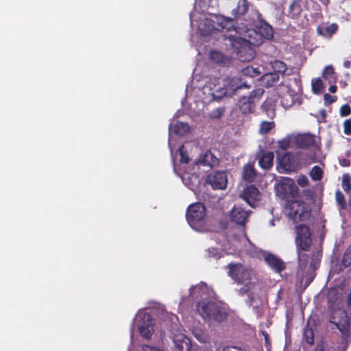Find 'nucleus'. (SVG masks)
Returning a JSON list of instances; mask_svg holds the SVG:
<instances>
[{"label":"nucleus","mask_w":351,"mask_h":351,"mask_svg":"<svg viewBox=\"0 0 351 351\" xmlns=\"http://www.w3.org/2000/svg\"><path fill=\"white\" fill-rule=\"evenodd\" d=\"M249 215L250 213L243 208L234 206L231 210L230 219L232 222L244 228L248 221Z\"/></svg>","instance_id":"f8f14e48"},{"label":"nucleus","mask_w":351,"mask_h":351,"mask_svg":"<svg viewBox=\"0 0 351 351\" xmlns=\"http://www.w3.org/2000/svg\"><path fill=\"white\" fill-rule=\"evenodd\" d=\"M242 73L245 76L249 77H256L261 73L258 67L252 66H247L242 70Z\"/></svg>","instance_id":"72a5a7b5"},{"label":"nucleus","mask_w":351,"mask_h":351,"mask_svg":"<svg viewBox=\"0 0 351 351\" xmlns=\"http://www.w3.org/2000/svg\"><path fill=\"white\" fill-rule=\"evenodd\" d=\"M197 312L204 318L221 322L227 317V313L216 302H198L196 304Z\"/></svg>","instance_id":"7ed1b4c3"},{"label":"nucleus","mask_w":351,"mask_h":351,"mask_svg":"<svg viewBox=\"0 0 351 351\" xmlns=\"http://www.w3.org/2000/svg\"><path fill=\"white\" fill-rule=\"evenodd\" d=\"M319 113L322 119L325 121V119H326V115H327L326 110L322 109L319 110Z\"/></svg>","instance_id":"13d9d810"},{"label":"nucleus","mask_w":351,"mask_h":351,"mask_svg":"<svg viewBox=\"0 0 351 351\" xmlns=\"http://www.w3.org/2000/svg\"><path fill=\"white\" fill-rule=\"evenodd\" d=\"M241 197L252 207L260 200V191L254 185L247 186L243 191Z\"/></svg>","instance_id":"ddd939ff"},{"label":"nucleus","mask_w":351,"mask_h":351,"mask_svg":"<svg viewBox=\"0 0 351 351\" xmlns=\"http://www.w3.org/2000/svg\"><path fill=\"white\" fill-rule=\"evenodd\" d=\"M208 256L210 258L219 259L221 257V254L217 248L212 247L207 250Z\"/></svg>","instance_id":"c03bdc74"},{"label":"nucleus","mask_w":351,"mask_h":351,"mask_svg":"<svg viewBox=\"0 0 351 351\" xmlns=\"http://www.w3.org/2000/svg\"><path fill=\"white\" fill-rule=\"evenodd\" d=\"M219 159L211 152L207 150L204 154L199 156L195 164L198 166H207L214 167L219 165Z\"/></svg>","instance_id":"dca6fc26"},{"label":"nucleus","mask_w":351,"mask_h":351,"mask_svg":"<svg viewBox=\"0 0 351 351\" xmlns=\"http://www.w3.org/2000/svg\"><path fill=\"white\" fill-rule=\"evenodd\" d=\"M302 10V9L301 7L300 0H293L291 5H289V14L292 15V17H295L300 15Z\"/></svg>","instance_id":"cd10ccee"},{"label":"nucleus","mask_w":351,"mask_h":351,"mask_svg":"<svg viewBox=\"0 0 351 351\" xmlns=\"http://www.w3.org/2000/svg\"><path fill=\"white\" fill-rule=\"evenodd\" d=\"M341 165L344 167H348L350 165V162L347 159H343Z\"/></svg>","instance_id":"680f3d73"},{"label":"nucleus","mask_w":351,"mask_h":351,"mask_svg":"<svg viewBox=\"0 0 351 351\" xmlns=\"http://www.w3.org/2000/svg\"><path fill=\"white\" fill-rule=\"evenodd\" d=\"M210 58L216 63H224L225 62V56L220 51H212L210 53Z\"/></svg>","instance_id":"f704fd0d"},{"label":"nucleus","mask_w":351,"mask_h":351,"mask_svg":"<svg viewBox=\"0 0 351 351\" xmlns=\"http://www.w3.org/2000/svg\"><path fill=\"white\" fill-rule=\"evenodd\" d=\"M288 88L295 93H300L302 91V82L299 77H294L289 80L287 85Z\"/></svg>","instance_id":"a878e982"},{"label":"nucleus","mask_w":351,"mask_h":351,"mask_svg":"<svg viewBox=\"0 0 351 351\" xmlns=\"http://www.w3.org/2000/svg\"><path fill=\"white\" fill-rule=\"evenodd\" d=\"M302 341L310 346L314 343V332L311 328H305L303 331Z\"/></svg>","instance_id":"c85d7f7f"},{"label":"nucleus","mask_w":351,"mask_h":351,"mask_svg":"<svg viewBox=\"0 0 351 351\" xmlns=\"http://www.w3.org/2000/svg\"><path fill=\"white\" fill-rule=\"evenodd\" d=\"M343 66L346 68H349L350 66V61L347 60L343 62Z\"/></svg>","instance_id":"e2e57ef3"},{"label":"nucleus","mask_w":351,"mask_h":351,"mask_svg":"<svg viewBox=\"0 0 351 351\" xmlns=\"http://www.w3.org/2000/svg\"><path fill=\"white\" fill-rule=\"evenodd\" d=\"M256 176V171L254 166L250 163L244 165L243 171V179L248 182L254 181Z\"/></svg>","instance_id":"4be33fe9"},{"label":"nucleus","mask_w":351,"mask_h":351,"mask_svg":"<svg viewBox=\"0 0 351 351\" xmlns=\"http://www.w3.org/2000/svg\"><path fill=\"white\" fill-rule=\"evenodd\" d=\"M337 90V86H336V85H335V84L330 85V86H329V88H328V90H329L330 93H336Z\"/></svg>","instance_id":"bf43d9fd"},{"label":"nucleus","mask_w":351,"mask_h":351,"mask_svg":"<svg viewBox=\"0 0 351 351\" xmlns=\"http://www.w3.org/2000/svg\"><path fill=\"white\" fill-rule=\"evenodd\" d=\"M342 264L345 267L351 265V245L346 248L343 255Z\"/></svg>","instance_id":"c9c22d12"},{"label":"nucleus","mask_w":351,"mask_h":351,"mask_svg":"<svg viewBox=\"0 0 351 351\" xmlns=\"http://www.w3.org/2000/svg\"><path fill=\"white\" fill-rule=\"evenodd\" d=\"M324 104L326 106L331 104L332 103H334L337 100L336 96H332L328 93H325L324 95Z\"/></svg>","instance_id":"de8ad7c7"},{"label":"nucleus","mask_w":351,"mask_h":351,"mask_svg":"<svg viewBox=\"0 0 351 351\" xmlns=\"http://www.w3.org/2000/svg\"><path fill=\"white\" fill-rule=\"evenodd\" d=\"M287 96L289 97H291V95H287ZM287 97V95H285L282 99V101H281V103H282V105L285 107V108H287V107H289L291 106L292 104H293V99H291L290 102H289L288 100H286L285 99V97Z\"/></svg>","instance_id":"6e6d98bb"},{"label":"nucleus","mask_w":351,"mask_h":351,"mask_svg":"<svg viewBox=\"0 0 351 351\" xmlns=\"http://www.w3.org/2000/svg\"><path fill=\"white\" fill-rule=\"evenodd\" d=\"M264 93L263 88H257L251 91L248 96L241 97L237 104L241 113L251 114L255 109L256 103L260 100Z\"/></svg>","instance_id":"0eeeda50"},{"label":"nucleus","mask_w":351,"mask_h":351,"mask_svg":"<svg viewBox=\"0 0 351 351\" xmlns=\"http://www.w3.org/2000/svg\"><path fill=\"white\" fill-rule=\"evenodd\" d=\"M142 348L144 351H152V350L155 349V348L154 347H152L150 346H148V345H143L142 346Z\"/></svg>","instance_id":"052dcab7"},{"label":"nucleus","mask_w":351,"mask_h":351,"mask_svg":"<svg viewBox=\"0 0 351 351\" xmlns=\"http://www.w3.org/2000/svg\"><path fill=\"white\" fill-rule=\"evenodd\" d=\"M338 29V25L336 23H332L326 27L318 26L317 32L319 35L325 37H330Z\"/></svg>","instance_id":"5701e85b"},{"label":"nucleus","mask_w":351,"mask_h":351,"mask_svg":"<svg viewBox=\"0 0 351 351\" xmlns=\"http://www.w3.org/2000/svg\"><path fill=\"white\" fill-rule=\"evenodd\" d=\"M335 348L332 346L325 349L324 343L322 341L317 344L314 351H335Z\"/></svg>","instance_id":"3c124183"},{"label":"nucleus","mask_w":351,"mask_h":351,"mask_svg":"<svg viewBox=\"0 0 351 351\" xmlns=\"http://www.w3.org/2000/svg\"><path fill=\"white\" fill-rule=\"evenodd\" d=\"M152 321L149 315H145L138 327L141 336L146 339H150L152 336L153 328Z\"/></svg>","instance_id":"a211bd4d"},{"label":"nucleus","mask_w":351,"mask_h":351,"mask_svg":"<svg viewBox=\"0 0 351 351\" xmlns=\"http://www.w3.org/2000/svg\"><path fill=\"white\" fill-rule=\"evenodd\" d=\"M315 258H313L311 263V266L314 269H316L319 266V263L321 259L322 255L319 252H317L316 255L313 254Z\"/></svg>","instance_id":"8fccbe9b"},{"label":"nucleus","mask_w":351,"mask_h":351,"mask_svg":"<svg viewBox=\"0 0 351 351\" xmlns=\"http://www.w3.org/2000/svg\"><path fill=\"white\" fill-rule=\"evenodd\" d=\"M341 186L346 193L351 191V177L348 174L343 175Z\"/></svg>","instance_id":"e433bc0d"},{"label":"nucleus","mask_w":351,"mask_h":351,"mask_svg":"<svg viewBox=\"0 0 351 351\" xmlns=\"http://www.w3.org/2000/svg\"><path fill=\"white\" fill-rule=\"evenodd\" d=\"M249 9V2L247 0H239L237 8L232 10L234 17H240L245 14Z\"/></svg>","instance_id":"412c9836"},{"label":"nucleus","mask_w":351,"mask_h":351,"mask_svg":"<svg viewBox=\"0 0 351 351\" xmlns=\"http://www.w3.org/2000/svg\"><path fill=\"white\" fill-rule=\"evenodd\" d=\"M274 154L271 152L263 153L258 158V164L263 169H269L273 166Z\"/></svg>","instance_id":"aec40b11"},{"label":"nucleus","mask_w":351,"mask_h":351,"mask_svg":"<svg viewBox=\"0 0 351 351\" xmlns=\"http://www.w3.org/2000/svg\"><path fill=\"white\" fill-rule=\"evenodd\" d=\"M261 109L267 113H268L269 111L274 113V105L271 100L267 99L263 103Z\"/></svg>","instance_id":"37998d69"},{"label":"nucleus","mask_w":351,"mask_h":351,"mask_svg":"<svg viewBox=\"0 0 351 351\" xmlns=\"http://www.w3.org/2000/svg\"><path fill=\"white\" fill-rule=\"evenodd\" d=\"M224 95H233L237 90L247 88L251 87V84L244 80L241 77H227L224 79Z\"/></svg>","instance_id":"1a4fd4ad"},{"label":"nucleus","mask_w":351,"mask_h":351,"mask_svg":"<svg viewBox=\"0 0 351 351\" xmlns=\"http://www.w3.org/2000/svg\"><path fill=\"white\" fill-rule=\"evenodd\" d=\"M315 143V136L311 134H298L295 138V145L301 149H307Z\"/></svg>","instance_id":"6ab92c4d"},{"label":"nucleus","mask_w":351,"mask_h":351,"mask_svg":"<svg viewBox=\"0 0 351 351\" xmlns=\"http://www.w3.org/2000/svg\"><path fill=\"white\" fill-rule=\"evenodd\" d=\"M228 276L238 285L252 282L251 271L241 263H231L227 265Z\"/></svg>","instance_id":"6e6552de"},{"label":"nucleus","mask_w":351,"mask_h":351,"mask_svg":"<svg viewBox=\"0 0 351 351\" xmlns=\"http://www.w3.org/2000/svg\"><path fill=\"white\" fill-rule=\"evenodd\" d=\"M312 90L314 93L319 94L324 90V84L320 78L313 79L311 82Z\"/></svg>","instance_id":"7c9ffc66"},{"label":"nucleus","mask_w":351,"mask_h":351,"mask_svg":"<svg viewBox=\"0 0 351 351\" xmlns=\"http://www.w3.org/2000/svg\"><path fill=\"white\" fill-rule=\"evenodd\" d=\"M272 68L274 72L279 75V73H285L287 70V65L282 61L275 60L271 63Z\"/></svg>","instance_id":"473e14b6"},{"label":"nucleus","mask_w":351,"mask_h":351,"mask_svg":"<svg viewBox=\"0 0 351 351\" xmlns=\"http://www.w3.org/2000/svg\"><path fill=\"white\" fill-rule=\"evenodd\" d=\"M204 25L208 27V34L215 30L222 31L223 29H226L228 32L234 30L237 32L234 20L221 15H214L210 19H206Z\"/></svg>","instance_id":"423d86ee"},{"label":"nucleus","mask_w":351,"mask_h":351,"mask_svg":"<svg viewBox=\"0 0 351 351\" xmlns=\"http://www.w3.org/2000/svg\"><path fill=\"white\" fill-rule=\"evenodd\" d=\"M340 319L337 322H332L339 330L343 339H346L350 336V322L347 313L345 311L339 313Z\"/></svg>","instance_id":"2eb2a0df"},{"label":"nucleus","mask_w":351,"mask_h":351,"mask_svg":"<svg viewBox=\"0 0 351 351\" xmlns=\"http://www.w3.org/2000/svg\"><path fill=\"white\" fill-rule=\"evenodd\" d=\"M274 127V122L263 121L260 126V132L262 134L268 133Z\"/></svg>","instance_id":"a19ab883"},{"label":"nucleus","mask_w":351,"mask_h":351,"mask_svg":"<svg viewBox=\"0 0 351 351\" xmlns=\"http://www.w3.org/2000/svg\"><path fill=\"white\" fill-rule=\"evenodd\" d=\"M289 141L287 139H283L278 142V147L283 151H286L289 147Z\"/></svg>","instance_id":"603ef678"},{"label":"nucleus","mask_w":351,"mask_h":351,"mask_svg":"<svg viewBox=\"0 0 351 351\" xmlns=\"http://www.w3.org/2000/svg\"><path fill=\"white\" fill-rule=\"evenodd\" d=\"M343 132L346 135H350L351 134V120L350 119H346L343 122Z\"/></svg>","instance_id":"09e8293b"},{"label":"nucleus","mask_w":351,"mask_h":351,"mask_svg":"<svg viewBox=\"0 0 351 351\" xmlns=\"http://www.w3.org/2000/svg\"><path fill=\"white\" fill-rule=\"evenodd\" d=\"M276 191L280 198L287 200L284 212L289 220L297 223L309 219L311 216V208L306 203L302 200H289L297 193V187L292 179L282 180L276 186Z\"/></svg>","instance_id":"f257e3e1"},{"label":"nucleus","mask_w":351,"mask_h":351,"mask_svg":"<svg viewBox=\"0 0 351 351\" xmlns=\"http://www.w3.org/2000/svg\"><path fill=\"white\" fill-rule=\"evenodd\" d=\"M339 113L341 117H346L351 114V108L348 104H344L341 106Z\"/></svg>","instance_id":"49530a36"},{"label":"nucleus","mask_w":351,"mask_h":351,"mask_svg":"<svg viewBox=\"0 0 351 351\" xmlns=\"http://www.w3.org/2000/svg\"><path fill=\"white\" fill-rule=\"evenodd\" d=\"M324 171L319 166H314L310 173L309 176L313 181H319L322 179Z\"/></svg>","instance_id":"c756f323"},{"label":"nucleus","mask_w":351,"mask_h":351,"mask_svg":"<svg viewBox=\"0 0 351 351\" xmlns=\"http://www.w3.org/2000/svg\"><path fill=\"white\" fill-rule=\"evenodd\" d=\"M252 34L257 36L256 39H260L261 43H263V38L270 40L273 38L274 36L272 27L264 21H261L256 25L255 29L248 33V36L252 38ZM254 39L256 38H254Z\"/></svg>","instance_id":"9b49d317"},{"label":"nucleus","mask_w":351,"mask_h":351,"mask_svg":"<svg viewBox=\"0 0 351 351\" xmlns=\"http://www.w3.org/2000/svg\"><path fill=\"white\" fill-rule=\"evenodd\" d=\"M222 351H249L248 346L245 345L230 346L224 348Z\"/></svg>","instance_id":"79ce46f5"},{"label":"nucleus","mask_w":351,"mask_h":351,"mask_svg":"<svg viewBox=\"0 0 351 351\" xmlns=\"http://www.w3.org/2000/svg\"><path fill=\"white\" fill-rule=\"evenodd\" d=\"M335 199L341 208H346L347 206L346 201L344 195L340 191H337L335 192Z\"/></svg>","instance_id":"ea45409f"},{"label":"nucleus","mask_w":351,"mask_h":351,"mask_svg":"<svg viewBox=\"0 0 351 351\" xmlns=\"http://www.w3.org/2000/svg\"><path fill=\"white\" fill-rule=\"evenodd\" d=\"M206 182L214 190L224 189L228 183L227 174L223 171H214L207 176Z\"/></svg>","instance_id":"9d476101"},{"label":"nucleus","mask_w":351,"mask_h":351,"mask_svg":"<svg viewBox=\"0 0 351 351\" xmlns=\"http://www.w3.org/2000/svg\"><path fill=\"white\" fill-rule=\"evenodd\" d=\"M186 220L191 227L199 230L203 227L206 217V207L203 203L191 204L186 213Z\"/></svg>","instance_id":"20e7f679"},{"label":"nucleus","mask_w":351,"mask_h":351,"mask_svg":"<svg viewBox=\"0 0 351 351\" xmlns=\"http://www.w3.org/2000/svg\"><path fill=\"white\" fill-rule=\"evenodd\" d=\"M224 40L228 42L233 49V52L236 54L237 58L241 62H249L255 57V51L253 47L259 46L261 44L260 39L249 40L243 38L235 35H228L224 36Z\"/></svg>","instance_id":"f03ea898"},{"label":"nucleus","mask_w":351,"mask_h":351,"mask_svg":"<svg viewBox=\"0 0 351 351\" xmlns=\"http://www.w3.org/2000/svg\"><path fill=\"white\" fill-rule=\"evenodd\" d=\"M301 253L303 254V256H302V260H300V259L298 258V261H299L300 263H302V262H304V264H306V263L308 262V255H307V254H306L305 253L302 252H301Z\"/></svg>","instance_id":"4d7b16f0"},{"label":"nucleus","mask_w":351,"mask_h":351,"mask_svg":"<svg viewBox=\"0 0 351 351\" xmlns=\"http://www.w3.org/2000/svg\"><path fill=\"white\" fill-rule=\"evenodd\" d=\"M313 281V278L312 277H310L306 279V286H308L310 285V283Z\"/></svg>","instance_id":"0e129e2a"},{"label":"nucleus","mask_w":351,"mask_h":351,"mask_svg":"<svg viewBox=\"0 0 351 351\" xmlns=\"http://www.w3.org/2000/svg\"><path fill=\"white\" fill-rule=\"evenodd\" d=\"M279 80V75L276 73H269L263 75L262 82L266 87L274 86Z\"/></svg>","instance_id":"393cba45"},{"label":"nucleus","mask_w":351,"mask_h":351,"mask_svg":"<svg viewBox=\"0 0 351 351\" xmlns=\"http://www.w3.org/2000/svg\"><path fill=\"white\" fill-rule=\"evenodd\" d=\"M223 112H224L223 108H219L213 111V115L214 117L219 118L222 116V114H223Z\"/></svg>","instance_id":"5fc2aeb1"},{"label":"nucleus","mask_w":351,"mask_h":351,"mask_svg":"<svg viewBox=\"0 0 351 351\" xmlns=\"http://www.w3.org/2000/svg\"><path fill=\"white\" fill-rule=\"evenodd\" d=\"M295 242L297 246L298 258L302 259V251H308L312 243L310 228L305 224H298L295 226Z\"/></svg>","instance_id":"39448f33"},{"label":"nucleus","mask_w":351,"mask_h":351,"mask_svg":"<svg viewBox=\"0 0 351 351\" xmlns=\"http://www.w3.org/2000/svg\"><path fill=\"white\" fill-rule=\"evenodd\" d=\"M322 77L328 81L329 83H335L337 80V73L335 72L332 65L326 66L323 70Z\"/></svg>","instance_id":"b1692460"},{"label":"nucleus","mask_w":351,"mask_h":351,"mask_svg":"<svg viewBox=\"0 0 351 351\" xmlns=\"http://www.w3.org/2000/svg\"><path fill=\"white\" fill-rule=\"evenodd\" d=\"M264 260L267 265L276 273H280L285 269L286 267L284 261L272 253L267 254Z\"/></svg>","instance_id":"4468645a"},{"label":"nucleus","mask_w":351,"mask_h":351,"mask_svg":"<svg viewBox=\"0 0 351 351\" xmlns=\"http://www.w3.org/2000/svg\"><path fill=\"white\" fill-rule=\"evenodd\" d=\"M241 285H243V287L237 290L238 294L241 296L247 295L250 298H252L253 294L251 293V291L254 287V282H252L249 283L241 284Z\"/></svg>","instance_id":"bb28decb"},{"label":"nucleus","mask_w":351,"mask_h":351,"mask_svg":"<svg viewBox=\"0 0 351 351\" xmlns=\"http://www.w3.org/2000/svg\"><path fill=\"white\" fill-rule=\"evenodd\" d=\"M178 153L180 156V162L182 164H188L190 161L188 153L184 150V146L182 145L178 149Z\"/></svg>","instance_id":"58836bf2"},{"label":"nucleus","mask_w":351,"mask_h":351,"mask_svg":"<svg viewBox=\"0 0 351 351\" xmlns=\"http://www.w3.org/2000/svg\"><path fill=\"white\" fill-rule=\"evenodd\" d=\"M298 184L302 187L306 186L308 184V180L307 177L306 176H301L298 179Z\"/></svg>","instance_id":"864d4df0"},{"label":"nucleus","mask_w":351,"mask_h":351,"mask_svg":"<svg viewBox=\"0 0 351 351\" xmlns=\"http://www.w3.org/2000/svg\"><path fill=\"white\" fill-rule=\"evenodd\" d=\"M188 130L189 125L186 123L177 121L174 125V132L177 134L182 135Z\"/></svg>","instance_id":"4c0bfd02"},{"label":"nucleus","mask_w":351,"mask_h":351,"mask_svg":"<svg viewBox=\"0 0 351 351\" xmlns=\"http://www.w3.org/2000/svg\"><path fill=\"white\" fill-rule=\"evenodd\" d=\"M261 333L264 337L265 346L266 347L267 351H271V341L270 339L269 334L265 330L261 331Z\"/></svg>","instance_id":"a18cd8bd"},{"label":"nucleus","mask_w":351,"mask_h":351,"mask_svg":"<svg viewBox=\"0 0 351 351\" xmlns=\"http://www.w3.org/2000/svg\"><path fill=\"white\" fill-rule=\"evenodd\" d=\"M191 346L189 339L178 341L176 342L175 351H190Z\"/></svg>","instance_id":"2f4dec72"},{"label":"nucleus","mask_w":351,"mask_h":351,"mask_svg":"<svg viewBox=\"0 0 351 351\" xmlns=\"http://www.w3.org/2000/svg\"><path fill=\"white\" fill-rule=\"evenodd\" d=\"M279 165L287 171H293L295 168V157L291 152H285L282 155L278 154Z\"/></svg>","instance_id":"f3484780"}]
</instances>
